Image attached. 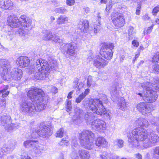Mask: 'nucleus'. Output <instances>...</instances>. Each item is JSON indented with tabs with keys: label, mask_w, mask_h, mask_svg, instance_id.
Returning <instances> with one entry per match:
<instances>
[{
	"label": "nucleus",
	"mask_w": 159,
	"mask_h": 159,
	"mask_svg": "<svg viewBox=\"0 0 159 159\" xmlns=\"http://www.w3.org/2000/svg\"><path fill=\"white\" fill-rule=\"evenodd\" d=\"M44 92L37 88H32L27 93L28 96L34 102L24 100L20 103L19 110L22 113L32 115L43 110L46 107L47 101L43 98Z\"/></svg>",
	"instance_id": "obj_1"
},
{
	"label": "nucleus",
	"mask_w": 159,
	"mask_h": 159,
	"mask_svg": "<svg viewBox=\"0 0 159 159\" xmlns=\"http://www.w3.org/2000/svg\"><path fill=\"white\" fill-rule=\"evenodd\" d=\"M128 145L132 148L140 146L142 142L143 147L147 148L152 147L159 141V137L154 131L149 133L144 129L137 128L129 132L127 135Z\"/></svg>",
	"instance_id": "obj_2"
},
{
	"label": "nucleus",
	"mask_w": 159,
	"mask_h": 159,
	"mask_svg": "<svg viewBox=\"0 0 159 159\" xmlns=\"http://www.w3.org/2000/svg\"><path fill=\"white\" fill-rule=\"evenodd\" d=\"M108 101L106 95L102 94L99 99H91L89 101L88 106L90 109L94 112H86L84 114V119L88 125H90L92 120L95 117L96 114L99 115L105 114L106 111L103 103H107Z\"/></svg>",
	"instance_id": "obj_3"
},
{
	"label": "nucleus",
	"mask_w": 159,
	"mask_h": 159,
	"mask_svg": "<svg viewBox=\"0 0 159 159\" xmlns=\"http://www.w3.org/2000/svg\"><path fill=\"white\" fill-rule=\"evenodd\" d=\"M48 62L42 59H38L34 64L26 69L29 74H34V78L38 80H42L47 78L49 74L50 67Z\"/></svg>",
	"instance_id": "obj_4"
},
{
	"label": "nucleus",
	"mask_w": 159,
	"mask_h": 159,
	"mask_svg": "<svg viewBox=\"0 0 159 159\" xmlns=\"http://www.w3.org/2000/svg\"><path fill=\"white\" fill-rule=\"evenodd\" d=\"M7 23L9 25L13 28L18 27L20 25L28 30H30L31 28L32 20L25 15L21 16L18 19L16 16L10 15L7 18Z\"/></svg>",
	"instance_id": "obj_5"
},
{
	"label": "nucleus",
	"mask_w": 159,
	"mask_h": 159,
	"mask_svg": "<svg viewBox=\"0 0 159 159\" xmlns=\"http://www.w3.org/2000/svg\"><path fill=\"white\" fill-rule=\"evenodd\" d=\"M94 137V134L89 130L83 131L80 134V143L84 148L90 150L94 146L93 139Z\"/></svg>",
	"instance_id": "obj_6"
},
{
	"label": "nucleus",
	"mask_w": 159,
	"mask_h": 159,
	"mask_svg": "<svg viewBox=\"0 0 159 159\" xmlns=\"http://www.w3.org/2000/svg\"><path fill=\"white\" fill-rule=\"evenodd\" d=\"M52 133V128L51 125L42 123L40 124L39 129L33 132L31 134L32 138H36L38 135L43 138H48L51 136Z\"/></svg>",
	"instance_id": "obj_7"
},
{
	"label": "nucleus",
	"mask_w": 159,
	"mask_h": 159,
	"mask_svg": "<svg viewBox=\"0 0 159 159\" xmlns=\"http://www.w3.org/2000/svg\"><path fill=\"white\" fill-rule=\"evenodd\" d=\"M114 47V44L112 43H103L100 50V54L107 60H111L113 56L112 49Z\"/></svg>",
	"instance_id": "obj_8"
},
{
	"label": "nucleus",
	"mask_w": 159,
	"mask_h": 159,
	"mask_svg": "<svg viewBox=\"0 0 159 159\" xmlns=\"http://www.w3.org/2000/svg\"><path fill=\"white\" fill-rule=\"evenodd\" d=\"M11 67L8 71H7L6 76L4 78V80L7 81L13 79L16 81L20 80L22 77V71L18 68H15L10 70Z\"/></svg>",
	"instance_id": "obj_9"
},
{
	"label": "nucleus",
	"mask_w": 159,
	"mask_h": 159,
	"mask_svg": "<svg viewBox=\"0 0 159 159\" xmlns=\"http://www.w3.org/2000/svg\"><path fill=\"white\" fill-rule=\"evenodd\" d=\"M111 17L112 23L116 28L123 27L125 24L124 17L122 13L114 12L112 13Z\"/></svg>",
	"instance_id": "obj_10"
},
{
	"label": "nucleus",
	"mask_w": 159,
	"mask_h": 159,
	"mask_svg": "<svg viewBox=\"0 0 159 159\" xmlns=\"http://www.w3.org/2000/svg\"><path fill=\"white\" fill-rule=\"evenodd\" d=\"M76 48V44L72 42L63 44L60 48L66 56L69 57L75 54Z\"/></svg>",
	"instance_id": "obj_11"
},
{
	"label": "nucleus",
	"mask_w": 159,
	"mask_h": 159,
	"mask_svg": "<svg viewBox=\"0 0 159 159\" xmlns=\"http://www.w3.org/2000/svg\"><path fill=\"white\" fill-rule=\"evenodd\" d=\"M140 97L141 100H143L147 102H153L157 98V94L156 91L152 90L150 92H144L143 93H136Z\"/></svg>",
	"instance_id": "obj_12"
},
{
	"label": "nucleus",
	"mask_w": 159,
	"mask_h": 159,
	"mask_svg": "<svg viewBox=\"0 0 159 159\" xmlns=\"http://www.w3.org/2000/svg\"><path fill=\"white\" fill-rule=\"evenodd\" d=\"M0 118L1 124L8 131H10L16 127L15 124L11 123L10 116L6 113L1 115Z\"/></svg>",
	"instance_id": "obj_13"
},
{
	"label": "nucleus",
	"mask_w": 159,
	"mask_h": 159,
	"mask_svg": "<svg viewBox=\"0 0 159 159\" xmlns=\"http://www.w3.org/2000/svg\"><path fill=\"white\" fill-rule=\"evenodd\" d=\"M10 67V63L8 60L2 59L0 60V78L3 79L5 77L7 71H8Z\"/></svg>",
	"instance_id": "obj_14"
},
{
	"label": "nucleus",
	"mask_w": 159,
	"mask_h": 159,
	"mask_svg": "<svg viewBox=\"0 0 159 159\" xmlns=\"http://www.w3.org/2000/svg\"><path fill=\"white\" fill-rule=\"evenodd\" d=\"M83 111L79 107L74 109V115L72 117V122L75 125L80 124L83 121Z\"/></svg>",
	"instance_id": "obj_15"
},
{
	"label": "nucleus",
	"mask_w": 159,
	"mask_h": 159,
	"mask_svg": "<svg viewBox=\"0 0 159 159\" xmlns=\"http://www.w3.org/2000/svg\"><path fill=\"white\" fill-rule=\"evenodd\" d=\"M43 39L45 40H52L56 43H60L62 42L63 40L56 34H52L51 31L46 30L43 35Z\"/></svg>",
	"instance_id": "obj_16"
},
{
	"label": "nucleus",
	"mask_w": 159,
	"mask_h": 159,
	"mask_svg": "<svg viewBox=\"0 0 159 159\" xmlns=\"http://www.w3.org/2000/svg\"><path fill=\"white\" fill-rule=\"evenodd\" d=\"M90 125H91L92 129L100 132L105 130L106 127L105 122L99 119L93 120Z\"/></svg>",
	"instance_id": "obj_17"
},
{
	"label": "nucleus",
	"mask_w": 159,
	"mask_h": 159,
	"mask_svg": "<svg viewBox=\"0 0 159 159\" xmlns=\"http://www.w3.org/2000/svg\"><path fill=\"white\" fill-rule=\"evenodd\" d=\"M138 110L143 115L151 112V109L149 106L146 103L141 102L137 106Z\"/></svg>",
	"instance_id": "obj_18"
},
{
	"label": "nucleus",
	"mask_w": 159,
	"mask_h": 159,
	"mask_svg": "<svg viewBox=\"0 0 159 159\" xmlns=\"http://www.w3.org/2000/svg\"><path fill=\"white\" fill-rule=\"evenodd\" d=\"M108 61L102 57L98 56L93 61V65L96 68L101 69L104 68L108 64Z\"/></svg>",
	"instance_id": "obj_19"
},
{
	"label": "nucleus",
	"mask_w": 159,
	"mask_h": 159,
	"mask_svg": "<svg viewBox=\"0 0 159 159\" xmlns=\"http://www.w3.org/2000/svg\"><path fill=\"white\" fill-rule=\"evenodd\" d=\"M30 60L26 56H21L17 59L16 63L18 66L20 68L27 66L30 64Z\"/></svg>",
	"instance_id": "obj_20"
},
{
	"label": "nucleus",
	"mask_w": 159,
	"mask_h": 159,
	"mask_svg": "<svg viewBox=\"0 0 159 159\" xmlns=\"http://www.w3.org/2000/svg\"><path fill=\"white\" fill-rule=\"evenodd\" d=\"M13 4L11 0H0V7L5 10H11Z\"/></svg>",
	"instance_id": "obj_21"
},
{
	"label": "nucleus",
	"mask_w": 159,
	"mask_h": 159,
	"mask_svg": "<svg viewBox=\"0 0 159 159\" xmlns=\"http://www.w3.org/2000/svg\"><path fill=\"white\" fill-rule=\"evenodd\" d=\"M78 25L79 28L83 32H87L89 27L88 21L86 20H80Z\"/></svg>",
	"instance_id": "obj_22"
},
{
	"label": "nucleus",
	"mask_w": 159,
	"mask_h": 159,
	"mask_svg": "<svg viewBox=\"0 0 159 159\" xmlns=\"http://www.w3.org/2000/svg\"><path fill=\"white\" fill-rule=\"evenodd\" d=\"M95 144L96 146L100 147H105L107 145L106 139L103 137H98L95 140Z\"/></svg>",
	"instance_id": "obj_23"
},
{
	"label": "nucleus",
	"mask_w": 159,
	"mask_h": 159,
	"mask_svg": "<svg viewBox=\"0 0 159 159\" xmlns=\"http://www.w3.org/2000/svg\"><path fill=\"white\" fill-rule=\"evenodd\" d=\"M137 125L142 127L147 128L149 125L148 121L146 119L142 118L138 119L135 121Z\"/></svg>",
	"instance_id": "obj_24"
},
{
	"label": "nucleus",
	"mask_w": 159,
	"mask_h": 159,
	"mask_svg": "<svg viewBox=\"0 0 159 159\" xmlns=\"http://www.w3.org/2000/svg\"><path fill=\"white\" fill-rule=\"evenodd\" d=\"M141 86L143 88L144 90L146 91L145 92H148L152 90L153 87V85L152 84L149 82H146L142 83L141 85ZM155 86H154V87Z\"/></svg>",
	"instance_id": "obj_25"
},
{
	"label": "nucleus",
	"mask_w": 159,
	"mask_h": 159,
	"mask_svg": "<svg viewBox=\"0 0 159 159\" xmlns=\"http://www.w3.org/2000/svg\"><path fill=\"white\" fill-rule=\"evenodd\" d=\"M78 153L81 159H89L90 157L89 152L85 150H80Z\"/></svg>",
	"instance_id": "obj_26"
},
{
	"label": "nucleus",
	"mask_w": 159,
	"mask_h": 159,
	"mask_svg": "<svg viewBox=\"0 0 159 159\" xmlns=\"http://www.w3.org/2000/svg\"><path fill=\"white\" fill-rule=\"evenodd\" d=\"M120 88L118 84H116L113 87V89L111 92L112 97L118 98L119 96Z\"/></svg>",
	"instance_id": "obj_27"
},
{
	"label": "nucleus",
	"mask_w": 159,
	"mask_h": 159,
	"mask_svg": "<svg viewBox=\"0 0 159 159\" xmlns=\"http://www.w3.org/2000/svg\"><path fill=\"white\" fill-rule=\"evenodd\" d=\"M38 141L37 140H27L24 143V146L26 148H33L36 147V145L34 143H38Z\"/></svg>",
	"instance_id": "obj_28"
},
{
	"label": "nucleus",
	"mask_w": 159,
	"mask_h": 159,
	"mask_svg": "<svg viewBox=\"0 0 159 159\" xmlns=\"http://www.w3.org/2000/svg\"><path fill=\"white\" fill-rule=\"evenodd\" d=\"M151 124L154 126H159V118L157 117L152 116L149 119Z\"/></svg>",
	"instance_id": "obj_29"
},
{
	"label": "nucleus",
	"mask_w": 159,
	"mask_h": 159,
	"mask_svg": "<svg viewBox=\"0 0 159 159\" xmlns=\"http://www.w3.org/2000/svg\"><path fill=\"white\" fill-rule=\"evenodd\" d=\"M68 20L67 17L64 16H60L57 19L56 22L58 24H62L66 23Z\"/></svg>",
	"instance_id": "obj_30"
},
{
	"label": "nucleus",
	"mask_w": 159,
	"mask_h": 159,
	"mask_svg": "<svg viewBox=\"0 0 159 159\" xmlns=\"http://www.w3.org/2000/svg\"><path fill=\"white\" fill-rule=\"evenodd\" d=\"M118 107L122 110H125L127 108L126 104L124 98H121L118 103Z\"/></svg>",
	"instance_id": "obj_31"
},
{
	"label": "nucleus",
	"mask_w": 159,
	"mask_h": 159,
	"mask_svg": "<svg viewBox=\"0 0 159 159\" xmlns=\"http://www.w3.org/2000/svg\"><path fill=\"white\" fill-rule=\"evenodd\" d=\"M14 144L13 143H11L8 144L5 149L6 150V152L8 153L12 152L14 149Z\"/></svg>",
	"instance_id": "obj_32"
},
{
	"label": "nucleus",
	"mask_w": 159,
	"mask_h": 159,
	"mask_svg": "<svg viewBox=\"0 0 159 159\" xmlns=\"http://www.w3.org/2000/svg\"><path fill=\"white\" fill-rule=\"evenodd\" d=\"M34 152L37 154L40 155L43 152V147L42 146H38L35 147H34Z\"/></svg>",
	"instance_id": "obj_33"
},
{
	"label": "nucleus",
	"mask_w": 159,
	"mask_h": 159,
	"mask_svg": "<svg viewBox=\"0 0 159 159\" xmlns=\"http://www.w3.org/2000/svg\"><path fill=\"white\" fill-rule=\"evenodd\" d=\"M134 27L132 26H129V28L128 35L129 36V39H130L133 37L135 34V32L134 31Z\"/></svg>",
	"instance_id": "obj_34"
},
{
	"label": "nucleus",
	"mask_w": 159,
	"mask_h": 159,
	"mask_svg": "<svg viewBox=\"0 0 159 159\" xmlns=\"http://www.w3.org/2000/svg\"><path fill=\"white\" fill-rule=\"evenodd\" d=\"M66 111L68 112L71 111L72 109L71 102L69 100H66Z\"/></svg>",
	"instance_id": "obj_35"
},
{
	"label": "nucleus",
	"mask_w": 159,
	"mask_h": 159,
	"mask_svg": "<svg viewBox=\"0 0 159 159\" xmlns=\"http://www.w3.org/2000/svg\"><path fill=\"white\" fill-rule=\"evenodd\" d=\"M116 145L119 148H121L123 147L124 141L120 139H117L115 141Z\"/></svg>",
	"instance_id": "obj_36"
},
{
	"label": "nucleus",
	"mask_w": 159,
	"mask_h": 159,
	"mask_svg": "<svg viewBox=\"0 0 159 159\" xmlns=\"http://www.w3.org/2000/svg\"><path fill=\"white\" fill-rule=\"evenodd\" d=\"M113 5V3L112 1H110L107 4V5L106 8L105 9L106 12L105 14L106 15L108 14V12L112 8Z\"/></svg>",
	"instance_id": "obj_37"
},
{
	"label": "nucleus",
	"mask_w": 159,
	"mask_h": 159,
	"mask_svg": "<svg viewBox=\"0 0 159 159\" xmlns=\"http://www.w3.org/2000/svg\"><path fill=\"white\" fill-rule=\"evenodd\" d=\"M29 30L24 28L23 29L20 28L18 32L20 35L23 36L27 33Z\"/></svg>",
	"instance_id": "obj_38"
},
{
	"label": "nucleus",
	"mask_w": 159,
	"mask_h": 159,
	"mask_svg": "<svg viewBox=\"0 0 159 159\" xmlns=\"http://www.w3.org/2000/svg\"><path fill=\"white\" fill-rule=\"evenodd\" d=\"M64 130L63 128H61L58 130L56 134V136L60 138L62 137L64 135Z\"/></svg>",
	"instance_id": "obj_39"
},
{
	"label": "nucleus",
	"mask_w": 159,
	"mask_h": 159,
	"mask_svg": "<svg viewBox=\"0 0 159 159\" xmlns=\"http://www.w3.org/2000/svg\"><path fill=\"white\" fill-rule=\"evenodd\" d=\"M54 11L55 12L57 13L63 14L66 12L67 10L65 8L61 7L56 8Z\"/></svg>",
	"instance_id": "obj_40"
},
{
	"label": "nucleus",
	"mask_w": 159,
	"mask_h": 159,
	"mask_svg": "<svg viewBox=\"0 0 159 159\" xmlns=\"http://www.w3.org/2000/svg\"><path fill=\"white\" fill-rule=\"evenodd\" d=\"M6 151L4 148H0V158L3 159L6 156Z\"/></svg>",
	"instance_id": "obj_41"
},
{
	"label": "nucleus",
	"mask_w": 159,
	"mask_h": 159,
	"mask_svg": "<svg viewBox=\"0 0 159 159\" xmlns=\"http://www.w3.org/2000/svg\"><path fill=\"white\" fill-rule=\"evenodd\" d=\"M79 36L78 33H74L70 36V38L73 41H76L79 39Z\"/></svg>",
	"instance_id": "obj_42"
},
{
	"label": "nucleus",
	"mask_w": 159,
	"mask_h": 159,
	"mask_svg": "<svg viewBox=\"0 0 159 159\" xmlns=\"http://www.w3.org/2000/svg\"><path fill=\"white\" fill-rule=\"evenodd\" d=\"M154 25H153L151 26L148 28L144 29L143 31V33L144 34H150L152 31Z\"/></svg>",
	"instance_id": "obj_43"
},
{
	"label": "nucleus",
	"mask_w": 159,
	"mask_h": 159,
	"mask_svg": "<svg viewBox=\"0 0 159 159\" xmlns=\"http://www.w3.org/2000/svg\"><path fill=\"white\" fill-rule=\"evenodd\" d=\"M153 62H159V52L156 53L152 59Z\"/></svg>",
	"instance_id": "obj_44"
},
{
	"label": "nucleus",
	"mask_w": 159,
	"mask_h": 159,
	"mask_svg": "<svg viewBox=\"0 0 159 159\" xmlns=\"http://www.w3.org/2000/svg\"><path fill=\"white\" fill-rule=\"evenodd\" d=\"M93 82V78L92 76L89 75L88 76L87 80V87H90Z\"/></svg>",
	"instance_id": "obj_45"
},
{
	"label": "nucleus",
	"mask_w": 159,
	"mask_h": 159,
	"mask_svg": "<svg viewBox=\"0 0 159 159\" xmlns=\"http://www.w3.org/2000/svg\"><path fill=\"white\" fill-rule=\"evenodd\" d=\"M98 25H94V26L93 31L95 34L97 33L99 31L100 29V25L101 24L98 21Z\"/></svg>",
	"instance_id": "obj_46"
},
{
	"label": "nucleus",
	"mask_w": 159,
	"mask_h": 159,
	"mask_svg": "<svg viewBox=\"0 0 159 159\" xmlns=\"http://www.w3.org/2000/svg\"><path fill=\"white\" fill-rule=\"evenodd\" d=\"M59 144L61 146L65 145L66 146H67L69 145V143L68 140L62 139L59 142Z\"/></svg>",
	"instance_id": "obj_47"
},
{
	"label": "nucleus",
	"mask_w": 159,
	"mask_h": 159,
	"mask_svg": "<svg viewBox=\"0 0 159 159\" xmlns=\"http://www.w3.org/2000/svg\"><path fill=\"white\" fill-rule=\"evenodd\" d=\"M85 98V96L81 94L79 95L78 98H77L75 100V102L77 103H80L82 100Z\"/></svg>",
	"instance_id": "obj_48"
},
{
	"label": "nucleus",
	"mask_w": 159,
	"mask_h": 159,
	"mask_svg": "<svg viewBox=\"0 0 159 159\" xmlns=\"http://www.w3.org/2000/svg\"><path fill=\"white\" fill-rule=\"evenodd\" d=\"M70 156L72 159H79V157L77 153L75 151L71 152Z\"/></svg>",
	"instance_id": "obj_49"
},
{
	"label": "nucleus",
	"mask_w": 159,
	"mask_h": 159,
	"mask_svg": "<svg viewBox=\"0 0 159 159\" xmlns=\"http://www.w3.org/2000/svg\"><path fill=\"white\" fill-rule=\"evenodd\" d=\"M51 66H49L48 64V66H49L50 67V69H51V70H55L57 68L58 65L57 63H56L55 64L52 63V64H51Z\"/></svg>",
	"instance_id": "obj_50"
},
{
	"label": "nucleus",
	"mask_w": 159,
	"mask_h": 159,
	"mask_svg": "<svg viewBox=\"0 0 159 159\" xmlns=\"http://www.w3.org/2000/svg\"><path fill=\"white\" fill-rule=\"evenodd\" d=\"M75 3V0H66V3L68 6H73Z\"/></svg>",
	"instance_id": "obj_51"
},
{
	"label": "nucleus",
	"mask_w": 159,
	"mask_h": 159,
	"mask_svg": "<svg viewBox=\"0 0 159 159\" xmlns=\"http://www.w3.org/2000/svg\"><path fill=\"white\" fill-rule=\"evenodd\" d=\"M158 11H159V6H157L153 9L152 12V14L153 15H156Z\"/></svg>",
	"instance_id": "obj_52"
},
{
	"label": "nucleus",
	"mask_w": 159,
	"mask_h": 159,
	"mask_svg": "<svg viewBox=\"0 0 159 159\" xmlns=\"http://www.w3.org/2000/svg\"><path fill=\"white\" fill-rule=\"evenodd\" d=\"M152 68L156 71L159 72V64H156L152 66Z\"/></svg>",
	"instance_id": "obj_53"
},
{
	"label": "nucleus",
	"mask_w": 159,
	"mask_h": 159,
	"mask_svg": "<svg viewBox=\"0 0 159 159\" xmlns=\"http://www.w3.org/2000/svg\"><path fill=\"white\" fill-rule=\"evenodd\" d=\"M132 44L135 47H138L139 46V43L137 41L134 40L132 42Z\"/></svg>",
	"instance_id": "obj_54"
},
{
	"label": "nucleus",
	"mask_w": 159,
	"mask_h": 159,
	"mask_svg": "<svg viewBox=\"0 0 159 159\" xmlns=\"http://www.w3.org/2000/svg\"><path fill=\"white\" fill-rule=\"evenodd\" d=\"M154 153L159 155V146L155 148L154 149Z\"/></svg>",
	"instance_id": "obj_55"
},
{
	"label": "nucleus",
	"mask_w": 159,
	"mask_h": 159,
	"mask_svg": "<svg viewBox=\"0 0 159 159\" xmlns=\"http://www.w3.org/2000/svg\"><path fill=\"white\" fill-rule=\"evenodd\" d=\"M141 6L139 5L138 8L136 10V14L137 15H139L140 14V9L141 8Z\"/></svg>",
	"instance_id": "obj_56"
},
{
	"label": "nucleus",
	"mask_w": 159,
	"mask_h": 159,
	"mask_svg": "<svg viewBox=\"0 0 159 159\" xmlns=\"http://www.w3.org/2000/svg\"><path fill=\"white\" fill-rule=\"evenodd\" d=\"M0 102H1V105L2 106H3L5 107V104L6 103V100L5 99H2L0 100Z\"/></svg>",
	"instance_id": "obj_57"
},
{
	"label": "nucleus",
	"mask_w": 159,
	"mask_h": 159,
	"mask_svg": "<svg viewBox=\"0 0 159 159\" xmlns=\"http://www.w3.org/2000/svg\"><path fill=\"white\" fill-rule=\"evenodd\" d=\"M21 159H32L28 155H21Z\"/></svg>",
	"instance_id": "obj_58"
},
{
	"label": "nucleus",
	"mask_w": 159,
	"mask_h": 159,
	"mask_svg": "<svg viewBox=\"0 0 159 159\" xmlns=\"http://www.w3.org/2000/svg\"><path fill=\"white\" fill-rule=\"evenodd\" d=\"M51 91L54 94L57 93V88L55 87H53L51 89Z\"/></svg>",
	"instance_id": "obj_59"
},
{
	"label": "nucleus",
	"mask_w": 159,
	"mask_h": 159,
	"mask_svg": "<svg viewBox=\"0 0 159 159\" xmlns=\"http://www.w3.org/2000/svg\"><path fill=\"white\" fill-rule=\"evenodd\" d=\"M89 92V89H86L84 93H82L81 94L85 96V97L88 94Z\"/></svg>",
	"instance_id": "obj_60"
},
{
	"label": "nucleus",
	"mask_w": 159,
	"mask_h": 159,
	"mask_svg": "<svg viewBox=\"0 0 159 159\" xmlns=\"http://www.w3.org/2000/svg\"><path fill=\"white\" fill-rule=\"evenodd\" d=\"M135 157L138 159H142V155L139 153L135 154Z\"/></svg>",
	"instance_id": "obj_61"
},
{
	"label": "nucleus",
	"mask_w": 159,
	"mask_h": 159,
	"mask_svg": "<svg viewBox=\"0 0 159 159\" xmlns=\"http://www.w3.org/2000/svg\"><path fill=\"white\" fill-rule=\"evenodd\" d=\"M143 19L144 20H149L150 18L148 16L147 14H145L143 17Z\"/></svg>",
	"instance_id": "obj_62"
},
{
	"label": "nucleus",
	"mask_w": 159,
	"mask_h": 159,
	"mask_svg": "<svg viewBox=\"0 0 159 159\" xmlns=\"http://www.w3.org/2000/svg\"><path fill=\"white\" fill-rule=\"evenodd\" d=\"M9 92V91H7L6 92L2 93V98H4V97H7L8 95Z\"/></svg>",
	"instance_id": "obj_63"
},
{
	"label": "nucleus",
	"mask_w": 159,
	"mask_h": 159,
	"mask_svg": "<svg viewBox=\"0 0 159 159\" xmlns=\"http://www.w3.org/2000/svg\"><path fill=\"white\" fill-rule=\"evenodd\" d=\"M140 54V53L139 52H138V53L135 54V57H134V59H133V62H134L136 60V59L139 56Z\"/></svg>",
	"instance_id": "obj_64"
}]
</instances>
